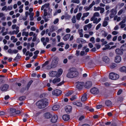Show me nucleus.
Wrapping results in <instances>:
<instances>
[{
    "label": "nucleus",
    "instance_id": "nucleus-1",
    "mask_svg": "<svg viewBox=\"0 0 126 126\" xmlns=\"http://www.w3.org/2000/svg\"><path fill=\"white\" fill-rule=\"evenodd\" d=\"M48 104V99L46 98L41 99L37 102L36 104V105L40 109L44 108L47 106Z\"/></svg>",
    "mask_w": 126,
    "mask_h": 126
},
{
    "label": "nucleus",
    "instance_id": "nucleus-13",
    "mask_svg": "<svg viewBox=\"0 0 126 126\" xmlns=\"http://www.w3.org/2000/svg\"><path fill=\"white\" fill-rule=\"evenodd\" d=\"M60 80L61 79L60 78H54L53 79V80H50L49 82H50V83H51V82H52L53 83L55 84L58 82H59L60 81Z\"/></svg>",
    "mask_w": 126,
    "mask_h": 126
},
{
    "label": "nucleus",
    "instance_id": "nucleus-4",
    "mask_svg": "<svg viewBox=\"0 0 126 126\" xmlns=\"http://www.w3.org/2000/svg\"><path fill=\"white\" fill-rule=\"evenodd\" d=\"M58 61V58L57 57H54L52 59L51 65L53 67L57 64Z\"/></svg>",
    "mask_w": 126,
    "mask_h": 126
},
{
    "label": "nucleus",
    "instance_id": "nucleus-9",
    "mask_svg": "<svg viewBox=\"0 0 126 126\" xmlns=\"http://www.w3.org/2000/svg\"><path fill=\"white\" fill-rule=\"evenodd\" d=\"M7 52L9 54H16L18 52V51L16 49L12 50L10 48L8 50Z\"/></svg>",
    "mask_w": 126,
    "mask_h": 126
},
{
    "label": "nucleus",
    "instance_id": "nucleus-25",
    "mask_svg": "<svg viewBox=\"0 0 126 126\" xmlns=\"http://www.w3.org/2000/svg\"><path fill=\"white\" fill-rule=\"evenodd\" d=\"M106 105L108 107H110L112 105V103L109 100H106L105 103Z\"/></svg>",
    "mask_w": 126,
    "mask_h": 126
},
{
    "label": "nucleus",
    "instance_id": "nucleus-27",
    "mask_svg": "<svg viewBox=\"0 0 126 126\" xmlns=\"http://www.w3.org/2000/svg\"><path fill=\"white\" fill-rule=\"evenodd\" d=\"M45 116L46 118L49 119L51 117L52 115L49 112H47L45 113Z\"/></svg>",
    "mask_w": 126,
    "mask_h": 126
},
{
    "label": "nucleus",
    "instance_id": "nucleus-29",
    "mask_svg": "<svg viewBox=\"0 0 126 126\" xmlns=\"http://www.w3.org/2000/svg\"><path fill=\"white\" fill-rule=\"evenodd\" d=\"M70 17V16H69L67 13H65V16L63 15L61 17V19L62 20H63L64 18H69Z\"/></svg>",
    "mask_w": 126,
    "mask_h": 126
},
{
    "label": "nucleus",
    "instance_id": "nucleus-40",
    "mask_svg": "<svg viewBox=\"0 0 126 126\" xmlns=\"http://www.w3.org/2000/svg\"><path fill=\"white\" fill-rule=\"evenodd\" d=\"M49 13H48L47 16V17L48 18H50L51 17L52 10L51 9H49Z\"/></svg>",
    "mask_w": 126,
    "mask_h": 126
},
{
    "label": "nucleus",
    "instance_id": "nucleus-38",
    "mask_svg": "<svg viewBox=\"0 0 126 126\" xmlns=\"http://www.w3.org/2000/svg\"><path fill=\"white\" fill-rule=\"evenodd\" d=\"M37 35L35 33H34L33 35V38L32 39V41L33 42H35L37 39Z\"/></svg>",
    "mask_w": 126,
    "mask_h": 126
},
{
    "label": "nucleus",
    "instance_id": "nucleus-26",
    "mask_svg": "<svg viewBox=\"0 0 126 126\" xmlns=\"http://www.w3.org/2000/svg\"><path fill=\"white\" fill-rule=\"evenodd\" d=\"M60 106L58 105H56L53 106L52 107V110H57L60 108Z\"/></svg>",
    "mask_w": 126,
    "mask_h": 126
},
{
    "label": "nucleus",
    "instance_id": "nucleus-54",
    "mask_svg": "<svg viewBox=\"0 0 126 126\" xmlns=\"http://www.w3.org/2000/svg\"><path fill=\"white\" fill-rule=\"evenodd\" d=\"M90 41L91 42L93 43H94L95 42L94 38L92 37L90 39Z\"/></svg>",
    "mask_w": 126,
    "mask_h": 126
},
{
    "label": "nucleus",
    "instance_id": "nucleus-59",
    "mask_svg": "<svg viewBox=\"0 0 126 126\" xmlns=\"http://www.w3.org/2000/svg\"><path fill=\"white\" fill-rule=\"evenodd\" d=\"M99 13L96 12L94 13V16L95 17H98L99 16Z\"/></svg>",
    "mask_w": 126,
    "mask_h": 126
},
{
    "label": "nucleus",
    "instance_id": "nucleus-23",
    "mask_svg": "<svg viewBox=\"0 0 126 126\" xmlns=\"http://www.w3.org/2000/svg\"><path fill=\"white\" fill-rule=\"evenodd\" d=\"M19 27H17L16 28V31H13L12 33L11 34V35H13L14 34H17L19 32Z\"/></svg>",
    "mask_w": 126,
    "mask_h": 126
},
{
    "label": "nucleus",
    "instance_id": "nucleus-16",
    "mask_svg": "<svg viewBox=\"0 0 126 126\" xmlns=\"http://www.w3.org/2000/svg\"><path fill=\"white\" fill-rule=\"evenodd\" d=\"M63 70L60 68L58 69V70L57 72V77H59L62 75L63 73Z\"/></svg>",
    "mask_w": 126,
    "mask_h": 126
},
{
    "label": "nucleus",
    "instance_id": "nucleus-50",
    "mask_svg": "<svg viewBox=\"0 0 126 126\" xmlns=\"http://www.w3.org/2000/svg\"><path fill=\"white\" fill-rule=\"evenodd\" d=\"M117 65L116 64L113 63L110 66V67L111 69H112L116 67Z\"/></svg>",
    "mask_w": 126,
    "mask_h": 126
},
{
    "label": "nucleus",
    "instance_id": "nucleus-6",
    "mask_svg": "<svg viewBox=\"0 0 126 126\" xmlns=\"http://www.w3.org/2000/svg\"><path fill=\"white\" fill-rule=\"evenodd\" d=\"M117 7L112 9L111 10V13L110 15V17L112 18L115 16L117 13L116 10Z\"/></svg>",
    "mask_w": 126,
    "mask_h": 126
},
{
    "label": "nucleus",
    "instance_id": "nucleus-53",
    "mask_svg": "<svg viewBox=\"0 0 126 126\" xmlns=\"http://www.w3.org/2000/svg\"><path fill=\"white\" fill-rule=\"evenodd\" d=\"M59 21V19L58 18H56L55 19L53 22V23L54 24H56L58 23Z\"/></svg>",
    "mask_w": 126,
    "mask_h": 126
},
{
    "label": "nucleus",
    "instance_id": "nucleus-51",
    "mask_svg": "<svg viewBox=\"0 0 126 126\" xmlns=\"http://www.w3.org/2000/svg\"><path fill=\"white\" fill-rule=\"evenodd\" d=\"M49 63V61H47L45 62L44 63H43L42 65V67H44L46 66V65H47Z\"/></svg>",
    "mask_w": 126,
    "mask_h": 126
},
{
    "label": "nucleus",
    "instance_id": "nucleus-45",
    "mask_svg": "<svg viewBox=\"0 0 126 126\" xmlns=\"http://www.w3.org/2000/svg\"><path fill=\"white\" fill-rule=\"evenodd\" d=\"M71 2H72L77 4H79L80 3L79 0H72Z\"/></svg>",
    "mask_w": 126,
    "mask_h": 126
},
{
    "label": "nucleus",
    "instance_id": "nucleus-19",
    "mask_svg": "<svg viewBox=\"0 0 126 126\" xmlns=\"http://www.w3.org/2000/svg\"><path fill=\"white\" fill-rule=\"evenodd\" d=\"M16 109L11 108L10 110V114L11 116H14L15 115Z\"/></svg>",
    "mask_w": 126,
    "mask_h": 126
},
{
    "label": "nucleus",
    "instance_id": "nucleus-31",
    "mask_svg": "<svg viewBox=\"0 0 126 126\" xmlns=\"http://www.w3.org/2000/svg\"><path fill=\"white\" fill-rule=\"evenodd\" d=\"M120 71L121 72L126 73V67L125 66L122 67L120 68Z\"/></svg>",
    "mask_w": 126,
    "mask_h": 126
},
{
    "label": "nucleus",
    "instance_id": "nucleus-11",
    "mask_svg": "<svg viewBox=\"0 0 126 126\" xmlns=\"http://www.w3.org/2000/svg\"><path fill=\"white\" fill-rule=\"evenodd\" d=\"M84 84L83 82H78L76 85V88L79 89H81L82 88Z\"/></svg>",
    "mask_w": 126,
    "mask_h": 126
},
{
    "label": "nucleus",
    "instance_id": "nucleus-18",
    "mask_svg": "<svg viewBox=\"0 0 126 126\" xmlns=\"http://www.w3.org/2000/svg\"><path fill=\"white\" fill-rule=\"evenodd\" d=\"M72 107L70 106H67L65 107V110L67 112H69L71 111Z\"/></svg>",
    "mask_w": 126,
    "mask_h": 126
},
{
    "label": "nucleus",
    "instance_id": "nucleus-30",
    "mask_svg": "<svg viewBox=\"0 0 126 126\" xmlns=\"http://www.w3.org/2000/svg\"><path fill=\"white\" fill-rule=\"evenodd\" d=\"M82 16V14L81 13H78L76 16V18L78 20L80 19V18Z\"/></svg>",
    "mask_w": 126,
    "mask_h": 126
},
{
    "label": "nucleus",
    "instance_id": "nucleus-24",
    "mask_svg": "<svg viewBox=\"0 0 126 126\" xmlns=\"http://www.w3.org/2000/svg\"><path fill=\"white\" fill-rule=\"evenodd\" d=\"M102 59L106 63H108L109 62V59L107 56H104Z\"/></svg>",
    "mask_w": 126,
    "mask_h": 126
},
{
    "label": "nucleus",
    "instance_id": "nucleus-63",
    "mask_svg": "<svg viewBox=\"0 0 126 126\" xmlns=\"http://www.w3.org/2000/svg\"><path fill=\"white\" fill-rule=\"evenodd\" d=\"M46 10L45 9H44V13L43 15L45 17L48 14L47 13V12H46Z\"/></svg>",
    "mask_w": 126,
    "mask_h": 126
},
{
    "label": "nucleus",
    "instance_id": "nucleus-49",
    "mask_svg": "<svg viewBox=\"0 0 126 126\" xmlns=\"http://www.w3.org/2000/svg\"><path fill=\"white\" fill-rule=\"evenodd\" d=\"M72 93V92L69 91L65 94V95L67 96H68L71 95Z\"/></svg>",
    "mask_w": 126,
    "mask_h": 126
},
{
    "label": "nucleus",
    "instance_id": "nucleus-8",
    "mask_svg": "<svg viewBox=\"0 0 126 126\" xmlns=\"http://www.w3.org/2000/svg\"><path fill=\"white\" fill-rule=\"evenodd\" d=\"M9 86L6 84L1 86L0 87V89L2 91H6L8 89Z\"/></svg>",
    "mask_w": 126,
    "mask_h": 126
},
{
    "label": "nucleus",
    "instance_id": "nucleus-48",
    "mask_svg": "<svg viewBox=\"0 0 126 126\" xmlns=\"http://www.w3.org/2000/svg\"><path fill=\"white\" fill-rule=\"evenodd\" d=\"M26 97L25 96H22L20 97L19 98V100L21 101H23L25 100Z\"/></svg>",
    "mask_w": 126,
    "mask_h": 126
},
{
    "label": "nucleus",
    "instance_id": "nucleus-15",
    "mask_svg": "<svg viewBox=\"0 0 126 126\" xmlns=\"http://www.w3.org/2000/svg\"><path fill=\"white\" fill-rule=\"evenodd\" d=\"M57 71H51L49 72V76L52 77H57Z\"/></svg>",
    "mask_w": 126,
    "mask_h": 126
},
{
    "label": "nucleus",
    "instance_id": "nucleus-60",
    "mask_svg": "<svg viewBox=\"0 0 126 126\" xmlns=\"http://www.w3.org/2000/svg\"><path fill=\"white\" fill-rule=\"evenodd\" d=\"M101 26V24L100 23L99 24H98L96 27L95 29L96 30H98L100 27Z\"/></svg>",
    "mask_w": 126,
    "mask_h": 126
},
{
    "label": "nucleus",
    "instance_id": "nucleus-20",
    "mask_svg": "<svg viewBox=\"0 0 126 126\" xmlns=\"http://www.w3.org/2000/svg\"><path fill=\"white\" fill-rule=\"evenodd\" d=\"M63 119L65 121H67L70 119L69 116L67 114H65L63 116Z\"/></svg>",
    "mask_w": 126,
    "mask_h": 126
},
{
    "label": "nucleus",
    "instance_id": "nucleus-7",
    "mask_svg": "<svg viewBox=\"0 0 126 126\" xmlns=\"http://www.w3.org/2000/svg\"><path fill=\"white\" fill-rule=\"evenodd\" d=\"M90 92L93 94H97L99 93V91L97 88L94 87L91 89Z\"/></svg>",
    "mask_w": 126,
    "mask_h": 126
},
{
    "label": "nucleus",
    "instance_id": "nucleus-57",
    "mask_svg": "<svg viewBox=\"0 0 126 126\" xmlns=\"http://www.w3.org/2000/svg\"><path fill=\"white\" fill-rule=\"evenodd\" d=\"M114 61L116 63H118V56H117L115 57Z\"/></svg>",
    "mask_w": 126,
    "mask_h": 126
},
{
    "label": "nucleus",
    "instance_id": "nucleus-5",
    "mask_svg": "<svg viewBox=\"0 0 126 126\" xmlns=\"http://www.w3.org/2000/svg\"><path fill=\"white\" fill-rule=\"evenodd\" d=\"M62 93V91L61 90L58 89L53 90L52 92V94L56 96L59 95L61 94Z\"/></svg>",
    "mask_w": 126,
    "mask_h": 126
},
{
    "label": "nucleus",
    "instance_id": "nucleus-42",
    "mask_svg": "<svg viewBox=\"0 0 126 126\" xmlns=\"http://www.w3.org/2000/svg\"><path fill=\"white\" fill-rule=\"evenodd\" d=\"M71 20L73 23H75L76 22V16H73Z\"/></svg>",
    "mask_w": 126,
    "mask_h": 126
},
{
    "label": "nucleus",
    "instance_id": "nucleus-47",
    "mask_svg": "<svg viewBox=\"0 0 126 126\" xmlns=\"http://www.w3.org/2000/svg\"><path fill=\"white\" fill-rule=\"evenodd\" d=\"M47 93H44L40 95V97H45L47 96Z\"/></svg>",
    "mask_w": 126,
    "mask_h": 126
},
{
    "label": "nucleus",
    "instance_id": "nucleus-21",
    "mask_svg": "<svg viewBox=\"0 0 126 126\" xmlns=\"http://www.w3.org/2000/svg\"><path fill=\"white\" fill-rule=\"evenodd\" d=\"M34 43L33 42H32L31 44L30 43H28L27 46V49H29L30 47H33L34 46Z\"/></svg>",
    "mask_w": 126,
    "mask_h": 126
},
{
    "label": "nucleus",
    "instance_id": "nucleus-10",
    "mask_svg": "<svg viewBox=\"0 0 126 126\" xmlns=\"http://www.w3.org/2000/svg\"><path fill=\"white\" fill-rule=\"evenodd\" d=\"M58 116L56 115H54L52 117L50 121L52 123H55L57 121V120L58 119Z\"/></svg>",
    "mask_w": 126,
    "mask_h": 126
},
{
    "label": "nucleus",
    "instance_id": "nucleus-2",
    "mask_svg": "<svg viewBox=\"0 0 126 126\" xmlns=\"http://www.w3.org/2000/svg\"><path fill=\"white\" fill-rule=\"evenodd\" d=\"M78 74V72L74 68H70L68 71L66 77L68 78H72L76 77Z\"/></svg>",
    "mask_w": 126,
    "mask_h": 126
},
{
    "label": "nucleus",
    "instance_id": "nucleus-44",
    "mask_svg": "<svg viewBox=\"0 0 126 126\" xmlns=\"http://www.w3.org/2000/svg\"><path fill=\"white\" fill-rule=\"evenodd\" d=\"M101 9V7H96L95 6L94 7V10L95 11H97L100 10Z\"/></svg>",
    "mask_w": 126,
    "mask_h": 126
},
{
    "label": "nucleus",
    "instance_id": "nucleus-58",
    "mask_svg": "<svg viewBox=\"0 0 126 126\" xmlns=\"http://www.w3.org/2000/svg\"><path fill=\"white\" fill-rule=\"evenodd\" d=\"M89 13L87 12L86 13L83 14V16L85 17H87L89 15Z\"/></svg>",
    "mask_w": 126,
    "mask_h": 126
},
{
    "label": "nucleus",
    "instance_id": "nucleus-62",
    "mask_svg": "<svg viewBox=\"0 0 126 126\" xmlns=\"http://www.w3.org/2000/svg\"><path fill=\"white\" fill-rule=\"evenodd\" d=\"M12 8L13 7L12 6H9L7 7V10H11L12 9Z\"/></svg>",
    "mask_w": 126,
    "mask_h": 126
},
{
    "label": "nucleus",
    "instance_id": "nucleus-46",
    "mask_svg": "<svg viewBox=\"0 0 126 126\" xmlns=\"http://www.w3.org/2000/svg\"><path fill=\"white\" fill-rule=\"evenodd\" d=\"M28 13V12H26V13H25L26 16L23 17L22 18V19L23 21H25L26 20H27V17L28 16L27 15V14Z\"/></svg>",
    "mask_w": 126,
    "mask_h": 126
},
{
    "label": "nucleus",
    "instance_id": "nucleus-35",
    "mask_svg": "<svg viewBox=\"0 0 126 126\" xmlns=\"http://www.w3.org/2000/svg\"><path fill=\"white\" fill-rule=\"evenodd\" d=\"M34 14L33 13H31L30 14V20L31 21H32L33 20L34 18L33 17Z\"/></svg>",
    "mask_w": 126,
    "mask_h": 126
},
{
    "label": "nucleus",
    "instance_id": "nucleus-61",
    "mask_svg": "<svg viewBox=\"0 0 126 126\" xmlns=\"http://www.w3.org/2000/svg\"><path fill=\"white\" fill-rule=\"evenodd\" d=\"M86 25V27H87V28L89 29L91 28L92 27V25L91 23H89Z\"/></svg>",
    "mask_w": 126,
    "mask_h": 126
},
{
    "label": "nucleus",
    "instance_id": "nucleus-56",
    "mask_svg": "<svg viewBox=\"0 0 126 126\" xmlns=\"http://www.w3.org/2000/svg\"><path fill=\"white\" fill-rule=\"evenodd\" d=\"M77 97L76 95H74L72 97L70 98V99L71 101H73L74 100L76 99Z\"/></svg>",
    "mask_w": 126,
    "mask_h": 126
},
{
    "label": "nucleus",
    "instance_id": "nucleus-55",
    "mask_svg": "<svg viewBox=\"0 0 126 126\" xmlns=\"http://www.w3.org/2000/svg\"><path fill=\"white\" fill-rule=\"evenodd\" d=\"M83 39L82 38H79L77 40V42L78 43H79L80 42H82L83 41Z\"/></svg>",
    "mask_w": 126,
    "mask_h": 126
},
{
    "label": "nucleus",
    "instance_id": "nucleus-3",
    "mask_svg": "<svg viewBox=\"0 0 126 126\" xmlns=\"http://www.w3.org/2000/svg\"><path fill=\"white\" fill-rule=\"evenodd\" d=\"M118 75L114 72L110 73L109 75V79L111 80H115L118 78Z\"/></svg>",
    "mask_w": 126,
    "mask_h": 126
},
{
    "label": "nucleus",
    "instance_id": "nucleus-28",
    "mask_svg": "<svg viewBox=\"0 0 126 126\" xmlns=\"http://www.w3.org/2000/svg\"><path fill=\"white\" fill-rule=\"evenodd\" d=\"M87 99L86 94H85L82 95L81 98V100L82 101L84 102Z\"/></svg>",
    "mask_w": 126,
    "mask_h": 126
},
{
    "label": "nucleus",
    "instance_id": "nucleus-37",
    "mask_svg": "<svg viewBox=\"0 0 126 126\" xmlns=\"http://www.w3.org/2000/svg\"><path fill=\"white\" fill-rule=\"evenodd\" d=\"M121 49L123 50H126V43L123 44L120 47Z\"/></svg>",
    "mask_w": 126,
    "mask_h": 126
},
{
    "label": "nucleus",
    "instance_id": "nucleus-34",
    "mask_svg": "<svg viewBox=\"0 0 126 126\" xmlns=\"http://www.w3.org/2000/svg\"><path fill=\"white\" fill-rule=\"evenodd\" d=\"M83 30L82 29L79 30L78 31L79 33L80 36V37H82L83 36Z\"/></svg>",
    "mask_w": 126,
    "mask_h": 126
},
{
    "label": "nucleus",
    "instance_id": "nucleus-36",
    "mask_svg": "<svg viewBox=\"0 0 126 126\" xmlns=\"http://www.w3.org/2000/svg\"><path fill=\"white\" fill-rule=\"evenodd\" d=\"M73 104L74 105H76L80 107L81 106V103L79 102H74L73 103Z\"/></svg>",
    "mask_w": 126,
    "mask_h": 126
},
{
    "label": "nucleus",
    "instance_id": "nucleus-32",
    "mask_svg": "<svg viewBox=\"0 0 126 126\" xmlns=\"http://www.w3.org/2000/svg\"><path fill=\"white\" fill-rule=\"evenodd\" d=\"M55 28H56V27H55L54 26L52 25L51 26L50 29V30L51 32H53L55 31L57 29H55Z\"/></svg>",
    "mask_w": 126,
    "mask_h": 126
},
{
    "label": "nucleus",
    "instance_id": "nucleus-14",
    "mask_svg": "<svg viewBox=\"0 0 126 126\" xmlns=\"http://www.w3.org/2000/svg\"><path fill=\"white\" fill-rule=\"evenodd\" d=\"M94 5V1H93L92 3L89 6V7L87 6H85L84 7V9L86 11H87L89 10L92 7V6Z\"/></svg>",
    "mask_w": 126,
    "mask_h": 126
},
{
    "label": "nucleus",
    "instance_id": "nucleus-64",
    "mask_svg": "<svg viewBox=\"0 0 126 126\" xmlns=\"http://www.w3.org/2000/svg\"><path fill=\"white\" fill-rule=\"evenodd\" d=\"M64 81H62L59 84H57V86H61L62 85L64 84Z\"/></svg>",
    "mask_w": 126,
    "mask_h": 126
},
{
    "label": "nucleus",
    "instance_id": "nucleus-22",
    "mask_svg": "<svg viewBox=\"0 0 126 126\" xmlns=\"http://www.w3.org/2000/svg\"><path fill=\"white\" fill-rule=\"evenodd\" d=\"M70 36V34H67L65 35L63 37V39L64 41L67 40Z\"/></svg>",
    "mask_w": 126,
    "mask_h": 126
},
{
    "label": "nucleus",
    "instance_id": "nucleus-17",
    "mask_svg": "<svg viewBox=\"0 0 126 126\" xmlns=\"http://www.w3.org/2000/svg\"><path fill=\"white\" fill-rule=\"evenodd\" d=\"M126 21L125 19H124L119 24V25H120L121 28H124L126 26V24H124Z\"/></svg>",
    "mask_w": 126,
    "mask_h": 126
},
{
    "label": "nucleus",
    "instance_id": "nucleus-41",
    "mask_svg": "<svg viewBox=\"0 0 126 126\" xmlns=\"http://www.w3.org/2000/svg\"><path fill=\"white\" fill-rule=\"evenodd\" d=\"M22 35L23 36L25 35L27 37L29 35V33L27 32L24 31L22 33Z\"/></svg>",
    "mask_w": 126,
    "mask_h": 126
},
{
    "label": "nucleus",
    "instance_id": "nucleus-39",
    "mask_svg": "<svg viewBox=\"0 0 126 126\" xmlns=\"http://www.w3.org/2000/svg\"><path fill=\"white\" fill-rule=\"evenodd\" d=\"M33 81L32 80H31L28 83L27 86L26 87V88L27 90H28L31 84L32 83Z\"/></svg>",
    "mask_w": 126,
    "mask_h": 126
},
{
    "label": "nucleus",
    "instance_id": "nucleus-12",
    "mask_svg": "<svg viewBox=\"0 0 126 126\" xmlns=\"http://www.w3.org/2000/svg\"><path fill=\"white\" fill-rule=\"evenodd\" d=\"M84 86L85 88L89 89L92 86V82L91 81H87L85 83Z\"/></svg>",
    "mask_w": 126,
    "mask_h": 126
},
{
    "label": "nucleus",
    "instance_id": "nucleus-43",
    "mask_svg": "<svg viewBox=\"0 0 126 126\" xmlns=\"http://www.w3.org/2000/svg\"><path fill=\"white\" fill-rule=\"evenodd\" d=\"M108 24V22L107 21H104L102 23V26L104 27L106 26Z\"/></svg>",
    "mask_w": 126,
    "mask_h": 126
},
{
    "label": "nucleus",
    "instance_id": "nucleus-52",
    "mask_svg": "<svg viewBox=\"0 0 126 126\" xmlns=\"http://www.w3.org/2000/svg\"><path fill=\"white\" fill-rule=\"evenodd\" d=\"M124 99V98L123 96H120L119 97V101L122 102Z\"/></svg>",
    "mask_w": 126,
    "mask_h": 126
},
{
    "label": "nucleus",
    "instance_id": "nucleus-33",
    "mask_svg": "<svg viewBox=\"0 0 126 126\" xmlns=\"http://www.w3.org/2000/svg\"><path fill=\"white\" fill-rule=\"evenodd\" d=\"M25 54L26 56H27L29 55L30 57L32 56L33 55L32 53V52H30V51H27Z\"/></svg>",
    "mask_w": 126,
    "mask_h": 126
}]
</instances>
